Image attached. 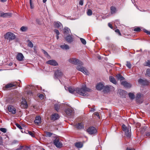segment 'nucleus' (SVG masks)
<instances>
[{"label":"nucleus","instance_id":"obj_11","mask_svg":"<svg viewBox=\"0 0 150 150\" xmlns=\"http://www.w3.org/2000/svg\"><path fill=\"white\" fill-rule=\"evenodd\" d=\"M65 89L66 90H68L69 92L71 93L74 94L76 92V89L73 87L65 86Z\"/></svg>","mask_w":150,"mask_h":150},{"label":"nucleus","instance_id":"obj_64","mask_svg":"<svg viewBox=\"0 0 150 150\" xmlns=\"http://www.w3.org/2000/svg\"><path fill=\"white\" fill-rule=\"evenodd\" d=\"M126 150H135V149H131L127 148Z\"/></svg>","mask_w":150,"mask_h":150},{"label":"nucleus","instance_id":"obj_62","mask_svg":"<svg viewBox=\"0 0 150 150\" xmlns=\"http://www.w3.org/2000/svg\"><path fill=\"white\" fill-rule=\"evenodd\" d=\"M91 111L92 112H94L95 110V109L94 108H92L91 110Z\"/></svg>","mask_w":150,"mask_h":150},{"label":"nucleus","instance_id":"obj_39","mask_svg":"<svg viewBox=\"0 0 150 150\" xmlns=\"http://www.w3.org/2000/svg\"><path fill=\"white\" fill-rule=\"evenodd\" d=\"M126 66L129 68L130 69L131 67V65L130 63L128 61L127 62V64H126Z\"/></svg>","mask_w":150,"mask_h":150},{"label":"nucleus","instance_id":"obj_24","mask_svg":"<svg viewBox=\"0 0 150 150\" xmlns=\"http://www.w3.org/2000/svg\"><path fill=\"white\" fill-rule=\"evenodd\" d=\"M24 56L23 54L21 53H18L16 56V59H17L19 61H21L23 60Z\"/></svg>","mask_w":150,"mask_h":150},{"label":"nucleus","instance_id":"obj_3","mask_svg":"<svg viewBox=\"0 0 150 150\" xmlns=\"http://www.w3.org/2000/svg\"><path fill=\"white\" fill-rule=\"evenodd\" d=\"M122 130L125 132L126 136L127 138H130L131 135V127L129 126L127 127L125 125H122Z\"/></svg>","mask_w":150,"mask_h":150},{"label":"nucleus","instance_id":"obj_61","mask_svg":"<svg viewBox=\"0 0 150 150\" xmlns=\"http://www.w3.org/2000/svg\"><path fill=\"white\" fill-rule=\"evenodd\" d=\"M43 52H44V54L45 55H46L47 56H49V54H48V53L46 51L43 50Z\"/></svg>","mask_w":150,"mask_h":150},{"label":"nucleus","instance_id":"obj_36","mask_svg":"<svg viewBox=\"0 0 150 150\" xmlns=\"http://www.w3.org/2000/svg\"><path fill=\"white\" fill-rule=\"evenodd\" d=\"M42 19L41 18L39 19H37L36 20V22L38 24H41L42 22Z\"/></svg>","mask_w":150,"mask_h":150},{"label":"nucleus","instance_id":"obj_43","mask_svg":"<svg viewBox=\"0 0 150 150\" xmlns=\"http://www.w3.org/2000/svg\"><path fill=\"white\" fill-rule=\"evenodd\" d=\"M146 74L149 76L150 77V69H147L146 71Z\"/></svg>","mask_w":150,"mask_h":150},{"label":"nucleus","instance_id":"obj_23","mask_svg":"<svg viewBox=\"0 0 150 150\" xmlns=\"http://www.w3.org/2000/svg\"><path fill=\"white\" fill-rule=\"evenodd\" d=\"M64 36L69 35L71 33L70 29L67 27H65L64 29Z\"/></svg>","mask_w":150,"mask_h":150},{"label":"nucleus","instance_id":"obj_55","mask_svg":"<svg viewBox=\"0 0 150 150\" xmlns=\"http://www.w3.org/2000/svg\"><path fill=\"white\" fill-rule=\"evenodd\" d=\"M28 133L32 137H34V134L31 131H29L28 132Z\"/></svg>","mask_w":150,"mask_h":150},{"label":"nucleus","instance_id":"obj_37","mask_svg":"<svg viewBox=\"0 0 150 150\" xmlns=\"http://www.w3.org/2000/svg\"><path fill=\"white\" fill-rule=\"evenodd\" d=\"M144 65L150 67V61L148 60L144 63Z\"/></svg>","mask_w":150,"mask_h":150},{"label":"nucleus","instance_id":"obj_7","mask_svg":"<svg viewBox=\"0 0 150 150\" xmlns=\"http://www.w3.org/2000/svg\"><path fill=\"white\" fill-rule=\"evenodd\" d=\"M87 132L90 134H94L96 133L97 130L96 128L93 127H90L87 129Z\"/></svg>","mask_w":150,"mask_h":150},{"label":"nucleus","instance_id":"obj_48","mask_svg":"<svg viewBox=\"0 0 150 150\" xmlns=\"http://www.w3.org/2000/svg\"><path fill=\"white\" fill-rule=\"evenodd\" d=\"M146 128H147V127L146 126H145V127H143L142 128L141 131L143 133L145 131Z\"/></svg>","mask_w":150,"mask_h":150},{"label":"nucleus","instance_id":"obj_40","mask_svg":"<svg viewBox=\"0 0 150 150\" xmlns=\"http://www.w3.org/2000/svg\"><path fill=\"white\" fill-rule=\"evenodd\" d=\"M0 130L4 133H6L7 131V129L6 128H0Z\"/></svg>","mask_w":150,"mask_h":150},{"label":"nucleus","instance_id":"obj_41","mask_svg":"<svg viewBox=\"0 0 150 150\" xmlns=\"http://www.w3.org/2000/svg\"><path fill=\"white\" fill-rule=\"evenodd\" d=\"M80 39L81 42L83 43V44L85 45L86 44V41L84 39L81 38H80Z\"/></svg>","mask_w":150,"mask_h":150},{"label":"nucleus","instance_id":"obj_8","mask_svg":"<svg viewBox=\"0 0 150 150\" xmlns=\"http://www.w3.org/2000/svg\"><path fill=\"white\" fill-rule=\"evenodd\" d=\"M53 142L54 145L57 148H60L62 147V144L59 141L58 138H56L55 139Z\"/></svg>","mask_w":150,"mask_h":150},{"label":"nucleus","instance_id":"obj_28","mask_svg":"<svg viewBox=\"0 0 150 150\" xmlns=\"http://www.w3.org/2000/svg\"><path fill=\"white\" fill-rule=\"evenodd\" d=\"M76 126V128L78 129H81L84 128L83 124L82 122L79 123Z\"/></svg>","mask_w":150,"mask_h":150},{"label":"nucleus","instance_id":"obj_1","mask_svg":"<svg viewBox=\"0 0 150 150\" xmlns=\"http://www.w3.org/2000/svg\"><path fill=\"white\" fill-rule=\"evenodd\" d=\"M68 61L70 63L73 64L77 65L76 69L82 72L86 75H88L89 73L88 71L86 68L82 66L83 64L81 61L76 58H72L69 59Z\"/></svg>","mask_w":150,"mask_h":150},{"label":"nucleus","instance_id":"obj_49","mask_svg":"<svg viewBox=\"0 0 150 150\" xmlns=\"http://www.w3.org/2000/svg\"><path fill=\"white\" fill-rule=\"evenodd\" d=\"M54 31L56 33L57 35H59V32L58 30L55 29Z\"/></svg>","mask_w":150,"mask_h":150},{"label":"nucleus","instance_id":"obj_12","mask_svg":"<svg viewBox=\"0 0 150 150\" xmlns=\"http://www.w3.org/2000/svg\"><path fill=\"white\" fill-rule=\"evenodd\" d=\"M46 63L47 64H49L53 66H56L58 64L57 62L54 60L53 59L48 60L47 62Z\"/></svg>","mask_w":150,"mask_h":150},{"label":"nucleus","instance_id":"obj_4","mask_svg":"<svg viewBox=\"0 0 150 150\" xmlns=\"http://www.w3.org/2000/svg\"><path fill=\"white\" fill-rule=\"evenodd\" d=\"M4 37L5 39L10 41L14 40L16 38V35L12 33L8 32L6 33L4 35Z\"/></svg>","mask_w":150,"mask_h":150},{"label":"nucleus","instance_id":"obj_15","mask_svg":"<svg viewBox=\"0 0 150 150\" xmlns=\"http://www.w3.org/2000/svg\"><path fill=\"white\" fill-rule=\"evenodd\" d=\"M11 13H4L1 12L0 13V17L4 18L9 17L11 16Z\"/></svg>","mask_w":150,"mask_h":150},{"label":"nucleus","instance_id":"obj_54","mask_svg":"<svg viewBox=\"0 0 150 150\" xmlns=\"http://www.w3.org/2000/svg\"><path fill=\"white\" fill-rule=\"evenodd\" d=\"M18 142V141L16 140H14L12 142V144H14L17 143Z\"/></svg>","mask_w":150,"mask_h":150},{"label":"nucleus","instance_id":"obj_2","mask_svg":"<svg viewBox=\"0 0 150 150\" xmlns=\"http://www.w3.org/2000/svg\"><path fill=\"white\" fill-rule=\"evenodd\" d=\"M90 89L84 86L82 88H77L76 89V93L83 96H87L88 94V92H90Z\"/></svg>","mask_w":150,"mask_h":150},{"label":"nucleus","instance_id":"obj_53","mask_svg":"<svg viewBox=\"0 0 150 150\" xmlns=\"http://www.w3.org/2000/svg\"><path fill=\"white\" fill-rule=\"evenodd\" d=\"M79 4L80 5L82 6L83 5V0H81L79 2Z\"/></svg>","mask_w":150,"mask_h":150},{"label":"nucleus","instance_id":"obj_42","mask_svg":"<svg viewBox=\"0 0 150 150\" xmlns=\"http://www.w3.org/2000/svg\"><path fill=\"white\" fill-rule=\"evenodd\" d=\"M87 14L88 16H90L92 14V11L91 9H88L87 12Z\"/></svg>","mask_w":150,"mask_h":150},{"label":"nucleus","instance_id":"obj_32","mask_svg":"<svg viewBox=\"0 0 150 150\" xmlns=\"http://www.w3.org/2000/svg\"><path fill=\"white\" fill-rule=\"evenodd\" d=\"M75 145L78 148H81L83 146V144L81 142H78L75 144Z\"/></svg>","mask_w":150,"mask_h":150},{"label":"nucleus","instance_id":"obj_5","mask_svg":"<svg viewBox=\"0 0 150 150\" xmlns=\"http://www.w3.org/2000/svg\"><path fill=\"white\" fill-rule=\"evenodd\" d=\"M135 99L137 103H142L143 101V95L140 93H137L136 95Z\"/></svg>","mask_w":150,"mask_h":150},{"label":"nucleus","instance_id":"obj_17","mask_svg":"<svg viewBox=\"0 0 150 150\" xmlns=\"http://www.w3.org/2000/svg\"><path fill=\"white\" fill-rule=\"evenodd\" d=\"M64 38L65 40L68 42L70 43L73 41V38L70 34L64 36Z\"/></svg>","mask_w":150,"mask_h":150},{"label":"nucleus","instance_id":"obj_9","mask_svg":"<svg viewBox=\"0 0 150 150\" xmlns=\"http://www.w3.org/2000/svg\"><path fill=\"white\" fill-rule=\"evenodd\" d=\"M7 108L8 111L11 113L14 114L16 113V109L13 106L10 105H8Z\"/></svg>","mask_w":150,"mask_h":150},{"label":"nucleus","instance_id":"obj_10","mask_svg":"<svg viewBox=\"0 0 150 150\" xmlns=\"http://www.w3.org/2000/svg\"><path fill=\"white\" fill-rule=\"evenodd\" d=\"M66 114L69 116H71L74 113V110L71 108H67L65 110Z\"/></svg>","mask_w":150,"mask_h":150},{"label":"nucleus","instance_id":"obj_18","mask_svg":"<svg viewBox=\"0 0 150 150\" xmlns=\"http://www.w3.org/2000/svg\"><path fill=\"white\" fill-rule=\"evenodd\" d=\"M120 96L122 98H125L127 92L123 90L120 89L118 90Z\"/></svg>","mask_w":150,"mask_h":150},{"label":"nucleus","instance_id":"obj_22","mask_svg":"<svg viewBox=\"0 0 150 150\" xmlns=\"http://www.w3.org/2000/svg\"><path fill=\"white\" fill-rule=\"evenodd\" d=\"M59 118V115L57 113L53 114L51 117V120L54 121L58 119Z\"/></svg>","mask_w":150,"mask_h":150},{"label":"nucleus","instance_id":"obj_6","mask_svg":"<svg viewBox=\"0 0 150 150\" xmlns=\"http://www.w3.org/2000/svg\"><path fill=\"white\" fill-rule=\"evenodd\" d=\"M103 91L105 93H107L110 91H114L115 90L114 88L110 85H107L103 87Z\"/></svg>","mask_w":150,"mask_h":150},{"label":"nucleus","instance_id":"obj_25","mask_svg":"<svg viewBox=\"0 0 150 150\" xmlns=\"http://www.w3.org/2000/svg\"><path fill=\"white\" fill-rule=\"evenodd\" d=\"M54 26L56 28H59V29H61L62 28V24L59 22L55 23Z\"/></svg>","mask_w":150,"mask_h":150},{"label":"nucleus","instance_id":"obj_57","mask_svg":"<svg viewBox=\"0 0 150 150\" xmlns=\"http://www.w3.org/2000/svg\"><path fill=\"white\" fill-rule=\"evenodd\" d=\"M144 32L148 35H150V32L146 30H144Z\"/></svg>","mask_w":150,"mask_h":150},{"label":"nucleus","instance_id":"obj_16","mask_svg":"<svg viewBox=\"0 0 150 150\" xmlns=\"http://www.w3.org/2000/svg\"><path fill=\"white\" fill-rule=\"evenodd\" d=\"M62 75V73L60 70L56 71L54 73V77L56 78H58Z\"/></svg>","mask_w":150,"mask_h":150},{"label":"nucleus","instance_id":"obj_56","mask_svg":"<svg viewBox=\"0 0 150 150\" xmlns=\"http://www.w3.org/2000/svg\"><path fill=\"white\" fill-rule=\"evenodd\" d=\"M108 26L111 29H113V27L112 26V24L110 23H108Z\"/></svg>","mask_w":150,"mask_h":150},{"label":"nucleus","instance_id":"obj_20","mask_svg":"<svg viewBox=\"0 0 150 150\" xmlns=\"http://www.w3.org/2000/svg\"><path fill=\"white\" fill-rule=\"evenodd\" d=\"M34 122L36 125H40L41 122V117L40 116L36 117Z\"/></svg>","mask_w":150,"mask_h":150},{"label":"nucleus","instance_id":"obj_19","mask_svg":"<svg viewBox=\"0 0 150 150\" xmlns=\"http://www.w3.org/2000/svg\"><path fill=\"white\" fill-rule=\"evenodd\" d=\"M104 85L102 83H99L96 86V88L98 90H101L103 89Z\"/></svg>","mask_w":150,"mask_h":150},{"label":"nucleus","instance_id":"obj_29","mask_svg":"<svg viewBox=\"0 0 150 150\" xmlns=\"http://www.w3.org/2000/svg\"><path fill=\"white\" fill-rule=\"evenodd\" d=\"M110 81V82L114 83V84H116L117 82L116 81L115 79L112 76H110L109 77Z\"/></svg>","mask_w":150,"mask_h":150},{"label":"nucleus","instance_id":"obj_21","mask_svg":"<svg viewBox=\"0 0 150 150\" xmlns=\"http://www.w3.org/2000/svg\"><path fill=\"white\" fill-rule=\"evenodd\" d=\"M22 101L21 102V105H23V107L24 108H27L28 106V105L25 99L24 98H22Z\"/></svg>","mask_w":150,"mask_h":150},{"label":"nucleus","instance_id":"obj_45","mask_svg":"<svg viewBox=\"0 0 150 150\" xmlns=\"http://www.w3.org/2000/svg\"><path fill=\"white\" fill-rule=\"evenodd\" d=\"M141 30L140 28L139 27H137L134 29V31L136 32L140 31Z\"/></svg>","mask_w":150,"mask_h":150},{"label":"nucleus","instance_id":"obj_33","mask_svg":"<svg viewBox=\"0 0 150 150\" xmlns=\"http://www.w3.org/2000/svg\"><path fill=\"white\" fill-rule=\"evenodd\" d=\"M28 28L26 26H22L20 28L22 32H25L27 30Z\"/></svg>","mask_w":150,"mask_h":150},{"label":"nucleus","instance_id":"obj_13","mask_svg":"<svg viewBox=\"0 0 150 150\" xmlns=\"http://www.w3.org/2000/svg\"><path fill=\"white\" fill-rule=\"evenodd\" d=\"M121 83L122 85L127 88H130L132 86L131 84L127 82L126 81H121Z\"/></svg>","mask_w":150,"mask_h":150},{"label":"nucleus","instance_id":"obj_63","mask_svg":"<svg viewBox=\"0 0 150 150\" xmlns=\"http://www.w3.org/2000/svg\"><path fill=\"white\" fill-rule=\"evenodd\" d=\"M7 0H0V1L2 2H6Z\"/></svg>","mask_w":150,"mask_h":150},{"label":"nucleus","instance_id":"obj_47","mask_svg":"<svg viewBox=\"0 0 150 150\" xmlns=\"http://www.w3.org/2000/svg\"><path fill=\"white\" fill-rule=\"evenodd\" d=\"M38 97L40 98L41 99H43L44 98V96L42 94H39L38 95Z\"/></svg>","mask_w":150,"mask_h":150},{"label":"nucleus","instance_id":"obj_38","mask_svg":"<svg viewBox=\"0 0 150 150\" xmlns=\"http://www.w3.org/2000/svg\"><path fill=\"white\" fill-rule=\"evenodd\" d=\"M28 45L29 47L31 48H32L33 47V43L30 40L28 41Z\"/></svg>","mask_w":150,"mask_h":150},{"label":"nucleus","instance_id":"obj_50","mask_svg":"<svg viewBox=\"0 0 150 150\" xmlns=\"http://www.w3.org/2000/svg\"><path fill=\"white\" fill-rule=\"evenodd\" d=\"M94 114L97 116L99 118H100L99 113L98 112H96L94 113Z\"/></svg>","mask_w":150,"mask_h":150},{"label":"nucleus","instance_id":"obj_60","mask_svg":"<svg viewBox=\"0 0 150 150\" xmlns=\"http://www.w3.org/2000/svg\"><path fill=\"white\" fill-rule=\"evenodd\" d=\"M28 94L31 95V94H32V92H31V91H29L28 92Z\"/></svg>","mask_w":150,"mask_h":150},{"label":"nucleus","instance_id":"obj_30","mask_svg":"<svg viewBox=\"0 0 150 150\" xmlns=\"http://www.w3.org/2000/svg\"><path fill=\"white\" fill-rule=\"evenodd\" d=\"M116 77L117 78L118 80H120L121 81V82L122 80H123L125 79V78L121 75L120 74H118L116 75Z\"/></svg>","mask_w":150,"mask_h":150},{"label":"nucleus","instance_id":"obj_26","mask_svg":"<svg viewBox=\"0 0 150 150\" xmlns=\"http://www.w3.org/2000/svg\"><path fill=\"white\" fill-rule=\"evenodd\" d=\"M60 47L61 49L63 50H67L69 48V46L68 45L64 43L61 45Z\"/></svg>","mask_w":150,"mask_h":150},{"label":"nucleus","instance_id":"obj_14","mask_svg":"<svg viewBox=\"0 0 150 150\" xmlns=\"http://www.w3.org/2000/svg\"><path fill=\"white\" fill-rule=\"evenodd\" d=\"M138 82L144 85H148L149 84V82L146 80H143L140 79L138 80Z\"/></svg>","mask_w":150,"mask_h":150},{"label":"nucleus","instance_id":"obj_31","mask_svg":"<svg viewBox=\"0 0 150 150\" xmlns=\"http://www.w3.org/2000/svg\"><path fill=\"white\" fill-rule=\"evenodd\" d=\"M16 83H10L9 84H7L5 86V88H8L11 87L13 86H16Z\"/></svg>","mask_w":150,"mask_h":150},{"label":"nucleus","instance_id":"obj_34","mask_svg":"<svg viewBox=\"0 0 150 150\" xmlns=\"http://www.w3.org/2000/svg\"><path fill=\"white\" fill-rule=\"evenodd\" d=\"M111 13L112 14L114 13L116 10L115 8L113 6H111L110 8Z\"/></svg>","mask_w":150,"mask_h":150},{"label":"nucleus","instance_id":"obj_27","mask_svg":"<svg viewBox=\"0 0 150 150\" xmlns=\"http://www.w3.org/2000/svg\"><path fill=\"white\" fill-rule=\"evenodd\" d=\"M61 104L59 102H58L57 103H55L54 105V108L57 111H58L59 109L61 106Z\"/></svg>","mask_w":150,"mask_h":150},{"label":"nucleus","instance_id":"obj_44","mask_svg":"<svg viewBox=\"0 0 150 150\" xmlns=\"http://www.w3.org/2000/svg\"><path fill=\"white\" fill-rule=\"evenodd\" d=\"M52 134L51 132H46V135L47 137H50L52 136Z\"/></svg>","mask_w":150,"mask_h":150},{"label":"nucleus","instance_id":"obj_46","mask_svg":"<svg viewBox=\"0 0 150 150\" xmlns=\"http://www.w3.org/2000/svg\"><path fill=\"white\" fill-rule=\"evenodd\" d=\"M16 126H17V127L19 128L20 129H22V127L18 124V123H16Z\"/></svg>","mask_w":150,"mask_h":150},{"label":"nucleus","instance_id":"obj_59","mask_svg":"<svg viewBox=\"0 0 150 150\" xmlns=\"http://www.w3.org/2000/svg\"><path fill=\"white\" fill-rule=\"evenodd\" d=\"M23 147V146H21L20 148L17 149L16 150H21Z\"/></svg>","mask_w":150,"mask_h":150},{"label":"nucleus","instance_id":"obj_52","mask_svg":"<svg viewBox=\"0 0 150 150\" xmlns=\"http://www.w3.org/2000/svg\"><path fill=\"white\" fill-rule=\"evenodd\" d=\"M115 31L116 32L118 33V34H119V35H121V34L120 33V31H119V29H116L115 30Z\"/></svg>","mask_w":150,"mask_h":150},{"label":"nucleus","instance_id":"obj_35","mask_svg":"<svg viewBox=\"0 0 150 150\" xmlns=\"http://www.w3.org/2000/svg\"><path fill=\"white\" fill-rule=\"evenodd\" d=\"M129 96L131 99H133L134 98V94L133 93H129L128 94Z\"/></svg>","mask_w":150,"mask_h":150},{"label":"nucleus","instance_id":"obj_51","mask_svg":"<svg viewBox=\"0 0 150 150\" xmlns=\"http://www.w3.org/2000/svg\"><path fill=\"white\" fill-rule=\"evenodd\" d=\"M30 8L31 9L33 8V4H32V3L31 1V0H30Z\"/></svg>","mask_w":150,"mask_h":150},{"label":"nucleus","instance_id":"obj_58","mask_svg":"<svg viewBox=\"0 0 150 150\" xmlns=\"http://www.w3.org/2000/svg\"><path fill=\"white\" fill-rule=\"evenodd\" d=\"M2 144V138L0 136V145Z\"/></svg>","mask_w":150,"mask_h":150}]
</instances>
